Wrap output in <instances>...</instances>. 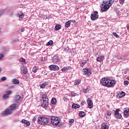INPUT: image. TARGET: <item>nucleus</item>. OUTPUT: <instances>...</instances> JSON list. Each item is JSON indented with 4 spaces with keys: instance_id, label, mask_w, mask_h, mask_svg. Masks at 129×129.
I'll return each instance as SVG.
<instances>
[{
    "instance_id": "4",
    "label": "nucleus",
    "mask_w": 129,
    "mask_h": 129,
    "mask_svg": "<svg viewBox=\"0 0 129 129\" xmlns=\"http://www.w3.org/2000/svg\"><path fill=\"white\" fill-rule=\"evenodd\" d=\"M12 113L13 111L11 109L6 108L4 111L2 112L1 115L2 116H5V115H10V114H12Z\"/></svg>"
},
{
    "instance_id": "11",
    "label": "nucleus",
    "mask_w": 129,
    "mask_h": 129,
    "mask_svg": "<svg viewBox=\"0 0 129 129\" xmlns=\"http://www.w3.org/2000/svg\"><path fill=\"white\" fill-rule=\"evenodd\" d=\"M12 93L13 92L12 90L8 91L6 92V94L3 95V98H4V99H8V98L10 97V96L9 95H10V94H12Z\"/></svg>"
},
{
    "instance_id": "49",
    "label": "nucleus",
    "mask_w": 129,
    "mask_h": 129,
    "mask_svg": "<svg viewBox=\"0 0 129 129\" xmlns=\"http://www.w3.org/2000/svg\"><path fill=\"white\" fill-rule=\"evenodd\" d=\"M4 58V55L2 54H0V59H3Z\"/></svg>"
},
{
    "instance_id": "10",
    "label": "nucleus",
    "mask_w": 129,
    "mask_h": 129,
    "mask_svg": "<svg viewBox=\"0 0 129 129\" xmlns=\"http://www.w3.org/2000/svg\"><path fill=\"white\" fill-rule=\"evenodd\" d=\"M87 103L89 108H92L93 107V102L91 98H88L87 100Z\"/></svg>"
},
{
    "instance_id": "26",
    "label": "nucleus",
    "mask_w": 129,
    "mask_h": 129,
    "mask_svg": "<svg viewBox=\"0 0 129 129\" xmlns=\"http://www.w3.org/2000/svg\"><path fill=\"white\" fill-rule=\"evenodd\" d=\"M72 107L73 108H79V107H80V105L78 104H73Z\"/></svg>"
},
{
    "instance_id": "40",
    "label": "nucleus",
    "mask_w": 129,
    "mask_h": 129,
    "mask_svg": "<svg viewBox=\"0 0 129 129\" xmlns=\"http://www.w3.org/2000/svg\"><path fill=\"white\" fill-rule=\"evenodd\" d=\"M111 114V111H110V110L107 111V115L110 116Z\"/></svg>"
},
{
    "instance_id": "17",
    "label": "nucleus",
    "mask_w": 129,
    "mask_h": 129,
    "mask_svg": "<svg viewBox=\"0 0 129 129\" xmlns=\"http://www.w3.org/2000/svg\"><path fill=\"white\" fill-rule=\"evenodd\" d=\"M59 61V57H58V56H54L52 57V62L53 63H58V62Z\"/></svg>"
},
{
    "instance_id": "38",
    "label": "nucleus",
    "mask_w": 129,
    "mask_h": 129,
    "mask_svg": "<svg viewBox=\"0 0 129 129\" xmlns=\"http://www.w3.org/2000/svg\"><path fill=\"white\" fill-rule=\"evenodd\" d=\"M112 34H113V36L116 37V38H117L118 39H119V35H118L116 33V32H113Z\"/></svg>"
},
{
    "instance_id": "51",
    "label": "nucleus",
    "mask_w": 129,
    "mask_h": 129,
    "mask_svg": "<svg viewBox=\"0 0 129 129\" xmlns=\"http://www.w3.org/2000/svg\"><path fill=\"white\" fill-rule=\"evenodd\" d=\"M25 31V28H21V32H24Z\"/></svg>"
},
{
    "instance_id": "33",
    "label": "nucleus",
    "mask_w": 129,
    "mask_h": 129,
    "mask_svg": "<svg viewBox=\"0 0 129 129\" xmlns=\"http://www.w3.org/2000/svg\"><path fill=\"white\" fill-rule=\"evenodd\" d=\"M53 41H52V40H50L49 41V42H47V43H46V46H52V45H53Z\"/></svg>"
},
{
    "instance_id": "6",
    "label": "nucleus",
    "mask_w": 129,
    "mask_h": 129,
    "mask_svg": "<svg viewBox=\"0 0 129 129\" xmlns=\"http://www.w3.org/2000/svg\"><path fill=\"white\" fill-rule=\"evenodd\" d=\"M108 81H109V79L107 78H102L100 80V83L103 86H106V87H107V86L108 85Z\"/></svg>"
},
{
    "instance_id": "46",
    "label": "nucleus",
    "mask_w": 129,
    "mask_h": 129,
    "mask_svg": "<svg viewBox=\"0 0 129 129\" xmlns=\"http://www.w3.org/2000/svg\"><path fill=\"white\" fill-rule=\"evenodd\" d=\"M21 99V95H17V100H20Z\"/></svg>"
},
{
    "instance_id": "29",
    "label": "nucleus",
    "mask_w": 129,
    "mask_h": 129,
    "mask_svg": "<svg viewBox=\"0 0 129 129\" xmlns=\"http://www.w3.org/2000/svg\"><path fill=\"white\" fill-rule=\"evenodd\" d=\"M56 102L57 100H56V98H52L51 101V103H52V104H56Z\"/></svg>"
},
{
    "instance_id": "13",
    "label": "nucleus",
    "mask_w": 129,
    "mask_h": 129,
    "mask_svg": "<svg viewBox=\"0 0 129 129\" xmlns=\"http://www.w3.org/2000/svg\"><path fill=\"white\" fill-rule=\"evenodd\" d=\"M21 72L24 74L26 75L28 73V69L27 68V67H26L25 65H23L21 68Z\"/></svg>"
},
{
    "instance_id": "14",
    "label": "nucleus",
    "mask_w": 129,
    "mask_h": 129,
    "mask_svg": "<svg viewBox=\"0 0 129 129\" xmlns=\"http://www.w3.org/2000/svg\"><path fill=\"white\" fill-rule=\"evenodd\" d=\"M49 68L50 70H53V71H56V70H59V67L55 64L50 65Z\"/></svg>"
},
{
    "instance_id": "21",
    "label": "nucleus",
    "mask_w": 129,
    "mask_h": 129,
    "mask_svg": "<svg viewBox=\"0 0 129 129\" xmlns=\"http://www.w3.org/2000/svg\"><path fill=\"white\" fill-rule=\"evenodd\" d=\"M104 59V55H100L97 58L96 60L98 62H101L103 61Z\"/></svg>"
},
{
    "instance_id": "16",
    "label": "nucleus",
    "mask_w": 129,
    "mask_h": 129,
    "mask_svg": "<svg viewBox=\"0 0 129 129\" xmlns=\"http://www.w3.org/2000/svg\"><path fill=\"white\" fill-rule=\"evenodd\" d=\"M109 126L107 125V124H105L104 123L101 124L100 129H109Z\"/></svg>"
},
{
    "instance_id": "30",
    "label": "nucleus",
    "mask_w": 129,
    "mask_h": 129,
    "mask_svg": "<svg viewBox=\"0 0 129 129\" xmlns=\"http://www.w3.org/2000/svg\"><path fill=\"white\" fill-rule=\"evenodd\" d=\"M18 16L19 18H21V19H23V18H24V17H25V14H24V13L21 12L20 13H18Z\"/></svg>"
},
{
    "instance_id": "24",
    "label": "nucleus",
    "mask_w": 129,
    "mask_h": 129,
    "mask_svg": "<svg viewBox=\"0 0 129 129\" xmlns=\"http://www.w3.org/2000/svg\"><path fill=\"white\" fill-rule=\"evenodd\" d=\"M124 114L125 116H129V108H124Z\"/></svg>"
},
{
    "instance_id": "15",
    "label": "nucleus",
    "mask_w": 129,
    "mask_h": 129,
    "mask_svg": "<svg viewBox=\"0 0 129 129\" xmlns=\"http://www.w3.org/2000/svg\"><path fill=\"white\" fill-rule=\"evenodd\" d=\"M21 122L22 123H24V124H26L27 126H30V125H31V123L30 121L25 119H23Z\"/></svg>"
},
{
    "instance_id": "9",
    "label": "nucleus",
    "mask_w": 129,
    "mask_h": 129,
    "mask_svg": "<svg viewBox=\"0 0 129 129\" xmlns=\"http://www.w3.org/2000/svg\"><path fill=\"white\" fill-rule=\"evenodd\" d=\"M116 84V82H115V81L114 80H109V81L108 82V86H107V87H109V88H111V87H113V86H114V85H115V84Z\"/></svg>"
},
{
    "instance_id": "8",
    "label": "nucleus",
    "mask_w": 129,
    "mask_h": 129,
    "mask_svg": "<svg viewBox=\"0 0 129 129\" xmlns=\"http://www.w3.org/2000/svg\"><path fill=\"white\" fill-rule=\"evenodd\" d=\"M83 72L85 75H87V76H90L91 74V70L90 69H84L83 70Z\"/></svg>"
},
{
    "instance_id": "37",
    "label": "nucleus",
    "mask_w": 129,
    "mask_h": 129,
    "mask_svg": "<svg viewBox=\"0 0 129 129\" xmlns=\"http://www.w3.org/2000/svg\"><path fill=\"white\" fill-rule=\"evenodd\" d=\"M115 0H110L108 3V5H109L110 7H111L112 4L114 3Z\"/></svg>"
},
{
    "instance_id": "32",
    "label": "nucleus",
    "mask_w": 129,
    "mask_h": 129,
    "mask_svg": "<svg viewBox=\"0 0 129 129\" xmlns=\"http://www.w3.org/2000/svg\"><path fill=\"white\" fill-rule=\"evenodd\" d=\"M80 83H81V81L78 80L75 82L74 85H79Z\"/></svg>"
},
{
    "instance_id": "23",
    "label": "nucleus",
    "mask_w": 129,
    "mask_h": 129,
    "mask_svg": "<svg viewBox=\"0 0 129 129\" xmlns=\"http://www.w3.org/2000/svg\"><path fill=\"white\" fill-rule=\"evenodd\" d=\"M124 96H125V93H124V92H121L119 93V95H117V98H121V97H123Z\"/></svg>"
},
{
    "instance_id": "28",
    "label": "nucleus",
    "mask_w": 129,
    "mask_h": 129,
    "mask_svg": "<svg viewBox=\"0 0 129 129\" xmlns=\"http://www.w3.org/2000/svg\"><path fill=\"white\" fill-rule=\"evenodd\" d=\"M71 67H65L61 69V71H67V70H70Z\"/></svg>"
},
{
    "instance_id": "48",
    "label": "nucleus",
    "mask_w": 129,
    "mask_h": 129,
    "mask_svg": "<svg viewBox=\"0 0 129 129\" xmlns=\"http://www.w3.org/2000/svg\"><path fill=\"white\" fill-rule=\"evenodd\" d=\"M36 120H37V118H36V117H34L32 119V121L35 122L36 121Z\"/></svg>"
},
{
    "instance_id": "50",
    "label": "nucleus",
    "mask_w": 129,
    "mask_h": 129,
    "mask_svg": "<svg viewBox=\"0 0 129 129\" xmlns=\"http://www.w3.org/2000/svg\"><path fill=\"white\" fill-rule=\"evenodd\" d=\"M68 98H66V97H64L63 98V100L64 101H67V100H68Z\"/></svg>"
},
{
    "instance_id": "36",
    "label": "nucleus",
    "mask_w": 129,
    "mask_h": 129,
    "mask_svg": "<svg viewBox=\"0 0 129 129\" xmlns=\"http://www.w3.org/2000/svg\"><path fill=\"white\" fill-rule=\"evenodd\" d=\"M69 123H70V125H72V124L73 123H74V119H71L69 120Z\"/></svg>"
},
{
    "instance_id": "54",
    "label": "nucleus",
    "mask_w": 129,
    "mask_h": 129,
    "mask_svg": "<svg viewBox=\"0 0 129 129\" xmlns=\"http://www.w3.org/2000/svg\"><path fill=\"white\" fill-rule=\"evenodd\" d=\"M2 72V68H0V73Z\"/></svg>"
},
{
    "instance_id": "12",
    "label": "nucleus",
    "mask_w": 129,
    "mask_h": 129,
    "mask_svg": "<svg viewBox=\"0 0 129 129\" xmlns=\"http://www.w3.org/2000/svg\"><path fill=\"white\" fill-rule=\"evenodd\" d=\"M48 101H45L42 102L41 105H42V107H43V108H45V109H48V108H49Z\"/></svg>"
},
{
    "instance_id": "43",
    "label": "nucleus",
    "mask_w": 129,
    "mask_h": 129,
    "mask_svg": "<svg viewBox=\"0 0 129 129\" xmlns=\"http://www.w3.org/2000/svg\"><path fill=\"white\" fill-rule=\"evenodd\" d=\"M119 3L121 5H123L124 3V0H119Z\"/></svg>"
},
{
    "instance_id": "39",
    "label": "nucleus",
    "mask_w": 129,
    "mask_h": 129,
    "mask_svg": "<svg viewBox=\"0 0 129 129\" xmlns=\"http://www.w3.org/2000/svg\"><path fill=\"white\" fill-rule=\"evenodd\" d=\"M13 84H17V79H14L12 80Z\"/></svg>"
},
{
    "instance_id": "53",
    "label": "nucleus",
    "mask_w": 129,
    "mask_h": 129,
    "mask_svg": "<svg viewBox=\"0 0 129 129\" xmlns=\"http://www.w3.org/2000/svg\"><path fill=\"white\" fill-rule=\"evenodd\" d=\"M17 84H20V82L19 80H17Z\"/></svg>"
},
{
    "instance_id": "7",
    "label": "nucleus",
    "mask_w": 129,
    "mask_h": 129,
    "mask_svg": "<svg viewBox=\"0 0 129 129\" xmlns=\"http://www.w3.org/2000/svg\"><path fill=\"white\" fill-rule=\"evenodd\" d=\"M119 111H120V110H119V109H116L114 112V116L116 118H120L121 117H122L121 113H119Z\"/></svg>"
},
{
    "instance_id": "34",
    "label": "nucleus",
    "mask_w": 129,
    "mask_h": 129,
    "mask_svg": "<svg viewBox=\"0 0 129 129\" xmlns=\"http://www.w3.org/2000/svg\"><path fill=\"white\" fill-rule=\"evenodd\" d=\"M87 63V60L85 59L84 62H82L81 64L80 65V66L81 67H83V66H84V65H85V64H86Z\"/></svg>"
},
{
    "instance_id": "18",
    "label": "nucleus",
    "mask_w": 129,
    "mask_h": 129,
    "mask_svg": "<svg viewBox=\"0 0 129 129\" xmlns=\"http://www.w3.org/2000/svg\"><path fill=\"white\" fill-rule=\"evenodd\" d=\"M42 98L43 99V101H49L48 96H47V94H43L42 95Z\"/></svg>"
},
{
    "instance_id": "25",
    "label": "nucleus",
    "mask_w": 129,
    "mask_h": 129,
    "mask_svg": "<svg viewBox=\"0 0 129 129\" xmlns=\"http://www.w3.org/2000/svg\"><path fill=\"white\" fill-rule=\"evenodd\" d=\"M47 85H48V82H45L43 83V84H42L41 85H40V87L42 89H44V88H45V87H46V86H47Z\"/></svg>"
},
{
    "instance_id": "1",
    "label": "nucleus",
    "mask_w": 129,
    "mask_h": 129,
    "mask_svg": "<svg viewBox=\"0 0 129 129\" xmlns=\"http://www.w3.org/2000/svg\"><path fill=\"white\" fill-rule=\"evenodd\" d=\"M51 122L52 125L57 126L58 125L59 127H61L63 125L62 122L60 121V119L57 117L53 116L51 117Z\"/></svg>"
},
{
    "instance_id": "41",
    "label": "nucleus",
    "mask_w": 129,
    "mask_h": 129,
    "mask_svg": "<svg viewBox=\"0 0 129 129\" xmlns=\"http://www.w3.org/2000/svg\"><path fill=\"white\" fill-rule=\"evenodd\" d=\"M128 81H124V85H128Z\"/></svg>"
},
{
    "instance_id": "22",
    "label": "nucleus",
    "mask_w": 129,
    "mask_h": 129,
    "mask_svg": "<svg viewBox=\"0 0 129 129\" xmlns=\"http://www.w3.org/2000/svg\"><path fill=\"white\" fill-rule=\"evenodd\" d=\"M18 60L19 61V62H21L23 65H24V64H27V61H26V59L23 57L19 58Z\"/></svg>"
},
{
    "instance_id": "27",
    "label": "nucleus",
    "mask_w": 129,
    "mask_h": 129,
    "mask_svg": "<svg viewBox=\"0 0 129 129\" xmlns=\"http://www.w3.org/2000/svg\"><path fill=\"white\" fill-rule=\"evenodd\" d=\"M86 113L85 112H83V111H81L79 112V115L80 116H81V117H84V116H85L86 115Z\"/></svg>"
},
{
    "instance_id": "2",
    "label": "nucleus",
    "mask_w": 129,
    "mask_h": 129,
    "mask_svg": "<svg viewBox=\"0 0 129 129\" xmlns=\"http://www.w3.org/2000/svg\"><path fill=\"white\" fill-rule=\"evenodd\" d=\"M38 122H41L42 125H45V124H48L49 122V118L45 117L40 116L38 118Z\"/></svg>"
},
{
    "instance_id": "3",
    "label": "nucleus",
    "mask_w": 129,
    "mask_h": 129,
    "mask_svg": "<svg viewBox=\"0 0 129 129\" xmlns=\"http://www.w3.org/2000/svg\"><path fill=\"white\" fill-rule=\"evenodd\" d=\"M109 8H110V6L105 2H103V4H101V9L102 12H107Z\"/></svg>"
},
{
    "instance_id": "31",
    "label": "nucleus",
    "mask_w": 129,
    "mask_h": 129,
    "mask_svg": "<svg viewBox=\"0 0 129 129\" xmlns=\"http://www.w3.org/2000/svg\"><path fill=\"white\" fill-rule=\"evenodd\" d=\"M55 29L56 31H58V30H60V29H61V25H56L55 27Z\"/></svg>"
},
{
    "instance_id": "44",
    "label": "nucleus",
    "mask_w": 129,
    "mask_h": 129,
    "mask_svg": "<svg viewBox=\"0 0 129 129\" xmlns=\"http://www.w3.org/2000/svg\"><path fill=\"white\" fill-rule=\"evenodd\" d=\"M2 15H4V10H0V17H1V16H2Z\"/></svg>"
},
{
    "instance_id": "5",
    "label": "nucleus",
    "mask_w": 129,
    "mask_h": 129,
    "mask_svg": "<svg viewBox=\"0 0 129 129\" xmlns=\"http://www.w3.org/2000/svg\"><path fill=\"white\" fill-rule=\"evenodd\" d=\"M98 17H99L98 15V12L96 11H94L93 14L91 15V20H92V21H95V20L98 19Z\"/></svg>"
},
{
    "instance_id": "45",
    "label": "nucleus",
    "mask_w": 129,
    "mask_h": 129,
    "mask_svg": "<svg viewBox=\"0 0 129 129\" xmlns=\"http://www.w3.org/2000/svg\"><path fill=\"white\" fill-rule=\"evenodd\" d=\"M88 88L86 89L85 90H84V93H87L88 92Z\"/></svg>"
},
{
    "instance_id": "52",
    "label": "nucleus",
    "mask_w": 129,
    "mask_h": 129,
    "mask_svg": "<svg viewBox=\"0 0 129 129\" xmlns=\"http://www.w3.org/2000/svg\"><path fill=\"white\" fill-rule=\"evenodd\" d=\"M75 95H76V94H75L74 93H72V96H75Z\"/></svg>"
},
{
    "instance_id": "47",
    "label": "nucleus",
    "mask_w": 129,
    "mask_h": 129,
    "mask_svg": "<svg viewBox=\"0 0 129 129\" xmlns=\"http://www.w3.org/2000/svg\"><path fill=\"white\" fill-rule=\"evenodd\" d=\"M84 103H85V102L84 101H82L81 102V104L82 105H84Z\"/></svg>"
},
{
    "instance_id": "35",
    "label": "nucleus",
    "mask_w": 129,
    "mask_h": 129,
    "mask_svg": "<svg viewBox=\"0 0 129 129\" xmlns=\"http://www.w3.org/2000/svg\"><path fill=\"white\" fill-rule=\"evenodd\" d=\"M37 71H38V67H34L32 69V71L33 72H34V73H36V72H37Z\"/></svg>"
},
{
    "instance_id": "19",
    "label": "nucleus",
    "mask_w": 129,
    "mask_h": 129,
    "mask_svg": "<svg viewBox=\"0 0 129 129\" xmlns=\"http://www.w3.org/2000/svg\"><path fill=\"white\" fill-rule=\"evenodd\" d=\"M10 107L12 111H13V110H16V109H17V104H12L11 105H10Z\"/></svg>"
},
{
    "instance_id": "20",
    "label": "nucleus",
    "mask_w": 129,
    "mask_h": 129,
    "mask_svg": "<svg viewBox=\"0 0 129 129\" xmlns=\"http://www.w3.org/2000/svg\"><path fill=\"white\" fill-rule=\"evenodd\" d=\"M73 22V20H69L68 22H66L65 23V27L66 28H69L70 25H71V23Z\"/></svg>"
},
{
    "instance_id": "42",
    "label": "nucleus",
    "mask_w": 129,
    "mask_h": 129,
    "mask_svg": "<svg viewBox=\"0 0 129 129\" xmlns=\"http://www.w3.org/2000/svg\"><path fill=\"white\" fill-rule=\"evenodd\" d=\"M1 80L2 81H5V80H7V78L6 77H3L2 78H1Z\"/></svg>"
}]
</instances>
